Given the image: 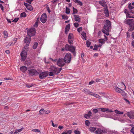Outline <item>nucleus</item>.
<instances>
[{"label": "nucleus", "instance_id": "obj_1", "mask_svg": "<svg viewBox=\"0 0 134 134\" xmlns=\"http://www.w3.org/2000/svg\"><path fill=\"white\" fill-rule=\"evenodd\" d=\"M111 27L110 22L108 20H107L105 21V24L104 26V29H102V32L107 35H109L108 32Z\"/></svg>", "mask_w": 134, "mask_h": 134}, {"label": "nucleus", "instance_id": "obj_2", "mask_svg": "<svg viewBox=\"0 0 134 134\" xmlns=\"http://www.w3.org/2000/svg\"><path fill=\"white\" fill-rule=\"evenodd\" d=\"M64 48L62 49V51H64L65 50L66 51H69L73 53L74 55H75V47L71 45H69L68 44H66Z\"/></svg>", "mask_w": 134, "mask_h": 134}, {"label": "nucleus", "instance_id": "obj_3", "mask_svg": "<svg viewBox=\"0 0 134 134\" xmlns=\"http://www.w3.org/2000/svg\"><path fill=\"white\" fill-rule=\"evenodd\" d=\"M71 59V53H68L66 54L63 59L66 63H69L70 62Z\"/></svg>", "mask_w": 134, "mask_h": 134}, {"label": "nucleus", "instance_id": "obj_4", "mask_svg": "<svg viewBox=\"0 0 134 134\" xmlns=\"http://www.w3.org/2000/svg\"><path fill=\"white\" fill-rule=\"evenodd\" d=\"M51 69L52 71H53L55 74H58L59 73L62 69V68H58L54 66L51 67Z\"/></svg>", "mask_w": 134, "mask_h": 134}, {"label": "nucleus", "instance_id": "obj_5", "mask_svg": "<svg viewBox=\"0 0 134 134\" xmlns=\"http://www.w3.org/2000/svg\"><path fill=\"white\" fill-rule=\"evenodd\" d=\"M35 29L34 28H31L27 31V35L30 37L32 36L35 35Z\"/></svg>", "mask_w": 134, "mask_h": 134}, {"label": "nucleus", "instance_id": "obj_6", "mask_svg": "<svg viewBox=\"0 0 134 134\" xmlns=\"http://www.w3.org/2000/svg\"><path fill=\"white\" fill-rule=\"evenodd\" d=\"M48 71H44L41 73L39 75V77L41 79H44L46 77L48 76Z\"/></svg>", "mask_w": 134, "mask_h": 134}, {"label": "nucleus", "instance_id": "obj_7", "mask_svg": "<svg viewBox=\"0 0 134 134\" xmlns=\"http://www.w3.org/2000/svg\"><path fill=\"white\" fill-rule=\"evenodd\" d=\"M27 54V51L24 50L22 51L20 54L21 57V59L23 60H25L26 59Z\"/></svg>", "mask_w": 134, "mask_h": 134}, {"label": "nucleus", "instance_id": "obj_8", "mask_svg": "<svg viewBox=\"0 0 134 134\" xmlns=\"http://www.w3.org/2000/svg\"><path fill=\"white\" fill-rule=\"evenodd\" d=\"M85 92L87 94L93 96L96 98L99 99H100L101 98L100 96L98 94H96L92 92H91L90 91H85Z\"/></svg>", "mask_w": 134, "mask_h": 134}, {"label": "nucleus", "instance_id": "obj_9", "mask_svg": "<svg viewBox=\"0 0 134 134\" xmlns=\"http://www.w3.org/2000/svg\"><path fill=\"white\" fill-rule=\"evenodd\" d=\"M65 63L64 59H59L58 61L57 64L60 66H62L64 65Z\"/></svg>", "mask_w": 134, "mask_h": 134}, {"label": "nucleus", "instance_id": "obj_10", "mask_svg": "<svg viewBox=\"0 0 134 134\" xmlns=\"http://www.w3.org/2000/svg\"><path fill=\"white\" fill-rule=\"evenodd\" d=\"M28 73L30 75L32 76L38 74L37 72L35 69H31L28 70Z\"/></svg>", "mask_w": 134, "mask_h": 134}, {"label": "nucleus", "instance_id": "obj_11", "mask_svg": "<svg viewBox=\"0 0 134 134\" xmlns=\"http://www.w3.org/2000/svg\"><path fill=\"white\" fill-rule=\"evenodd\" d=\"M40 20L43 23H45L47 21V16L45 13L41 15Z\"/></svg>", "mask_w": 134, "mask_h": 134}, {"label": "nucleus", "instance_id": "obj_12", "mask_svg": "<svg viewBox=\"0 0 134 134\" xmlns=\"http://www.w3.org/2000/svg\"><path fill=\"white\" fill-rule=\"evenodd\" d=\"M126 115L131 119H134V112L133 111L128 112L127 113Z\"/></svg>", "mask_w": 134, "mask_h": 134}, {"label": "nucleus", "instance_id": "obj_13", "mask_svg": "<svg viewBox=\"0 0 134 134\" xmlns=\"http://www.w3.org/2000/svg\"><path fill=\"white\" fill-rule=\"evenodd\" d=\"M100 109L102 111L105 112L106 111H108V112L112 113L114 111H112L111 110H110L108 108H100Z\"/></svg>", "mask_w": 134, "mask_h": 134}, {"label": "nucleus", "instance_id": "obj_14", "mask_svg": "<svg viewBox=\"0 0 134 134\" xmlns=\"http://www.w3.org/2000/svg\"><path fill=\"white\" fill-rule=\"evenodd\" d=\"M104 131L100 129H98L95 131V133L96 134H103Z\"/></svg>", "mask_w": 134, "mask_h": 134}, {"label": "nucleus", "instance_id": "obj_15", "mask_svg": "<svg viewBox=\"0 0 134 134\" xmlns=\"http://www.w3.org/2000/svg\"><path fill=\"white\" fill-rule=\"evenodd\" d=\"M99 3L101 5L104 7H106L107 6L106 2L104 0L101 1L99 2Z\"/></svg>", "mask_w": 134, "mask_h": 134}, {"label": "nucleus", "instance_id": "obj_16", "mask_svg": "<svg viewBox=\"0 0 134 134\" xmlns=\"http://www.w3.org/2000/svg\"><path fill=\"white\" fill-rule=\"evenodd\" d=\"M70 25L69 24L67 25L66 26L65 28V32L66 34L69 31L70 27Z\"/></svg>", "mask_w": 134, "mask_h": 134}, {"label": "nucleus", "instance_id": "obj_17", "mask_svg": "<svg viewBox=\"0 0 134 134\" xmlns=\"http://www.w3.org/2000/svg\"><path fill=\"white\" fill-rule=\"evenodd\" d=\"M130 30L132 31L134 30V21H132L130 25Z\"/></svg>", "mask_w": 134, "mask_h": 134}, {"label": "nucleus", "instance_id": "obj_18", "mask_svg": "<svg viewBox=\"0 0 134 134\" xmlns=\"http://www.w3.org/2000/svg\"><path fill=\"white\" fill-rule=\"evenodd\" d=\"M114 90L116 92L119 93H121V91L122 92V90L117 86L115 87Z\"/></svg>", "mask_w": 134, "mask_h": 134}, {"label": "nucleus", "instance_id": "obj_19", "mask_svg": "<svg viewBox=\"0 0 134 134\" xmlns=\"http://www.w3.org/2000/svg\"><path fill=\"white\" fill-rule=\"evenodd\" d=\"M25 42L28 44L30 43V37L28 38L26 36L24 39Z\"/></svg>", "mask_w": 134, "mask_h": 134}, {"label": "nucleus", "instance_id": "obj_20", "mask_svg": "<svg viewBox=\"0 0 134 134\" xmlns=\"http://www.w3.org/2000/svg\"><path fill=\"white\" fill-rule=\"evenodd\" d=\"M92 114L91 112L90 111H89L87 114L84 115V117L87 119H88L90 118V116L92 115Z\"/></svg>", "mask_w": 134, "mask_h": 134}, {"label": "nucleus", "instance_id": "obj_21", "mask_svg": "<svg viewBox=\"0 0 134 134\" xmlns=\"http://www.w3.org/2000/svg\"><path fill=\"white\" fill-rule=\"evenodd\" d=\"M74 17L75 18V21L79 22L80 20V18L79 16L78 15H74Z\"/></svg>", "mask_w": 134, "mask_h": 134}, {"label": "nucleus", "instance_id": "obj_22", "mask_svg": "<svg viewBox=\"0 0 134 134\" xmlns=\"http://www.w3.org/2000/svg\"><path fill=\"white\" fill-rule=\"evenodd\" d=\"M27 68L25 66H23L20 68V70L23 72H24L27 70Z\"/></svg>", "mask_w": 134, "mask_h": 134}, {"label": "nucleus", "instance_id": "obj_23", "mask_svg": "<svg viewBox=\"0 0 134 134\" xmlns=\"http://www.w3.org/2000/svg\"><path fill=\"white\" fill-rule=\"evenodd\" d=\"M132 21V20H131L130 19H127L124 21V23L125 24L129 25H130Z\"/></svg>", "mask_w": 134, "mask_h": 134}, {"label": "nucleus", "instance_id": "obj_24", "mask_svg": "<svg viewBox=\"0 0 134 134\" xmlns=\"http://www.w3.org/2000/svg\"><path fill=\"white\" fill-rule=\"evenodd\" d=\"M73 1L76 3H77V4H78L81 6H82V3L79 0H73Z\"/></svg>", "mask_w": 134, "mask_h": 134}, {"label": "nucleus", "instance_id": "obj_25", "mask_svg": "<svg viewBox=\"0 0 134 134\" xmlns=\"http://www.w3.org/2000/svg\"><path fill=\"white\" fill-rule=\"evenodd\" d=\"M3 34L4 36V38H7V37L8 36V34L6 31H4L3 32Z\"/></svg>", "mask_w": 134, "mask_h": 134}, {"label": "nucleus", "instance_id": "obj_26", "mask_svg": "<svg viewBox=\"0 0 134 134\" xmlns=\"http://www.w3.org/2000/svg\"><path fill=\"white\" fill-rule=\"evenodd\" d=\"M96 129V128L94 127H91L89 129V131L91 132H94Z\"/></svg>", "mask_w": 134, "mask_h": 134}, {"label": "nucleus", "instance_id": "obj_27", "mask_svg": "<svg viewBox=\"0 0 134 134\" xmlns=\"http://www.w3.org/2000/svg\"><path fill=\"white\" fill-rule=\"evenodd\" d=\"M114 111L115 113L119 114H122L124 113L123 112L119 111L117 110H115Z\"/></svg>", "mask_w": 134, "mask_h": 134}, {"label": "nucleus", "instance_id": "obj_28", "mask_svg": "<svg viewBox=\"0 0 134 134\" xmlns=\"http://www.w3.org/2000/svg\"><path fill=\"white\" fill-rule=\"evenodd\" d=\"M45 110L43 109H41L39 112V114H42L45 113Z\"/></svg>", "mask_w": 134, "mask_h": 134}, {"label": "nucleus", "instance_id": "obj_29", "mask_svg": "<svg viewBox=\"0 0 134 134\" xmlns=\"http://www.w3.org/2000/svg\"><path fill=\"white\" fill-rule=\"evenodd\" d=\"M38 44V43L37 42L34 43V45L33 46V48L34 49H35L37 48Z\"/></svg>", "mask_w": 134, "mask_h": 134}, {"label": "nucleus", "instance_id": "obj_30", "mask_svg": "<svg viewBox=\"0 0 134 134\" xmlns=\"http://www.w3.org/2000/svg\"><path fill=\"white\" fill-rule=\"evenodd\" d=\"M27 9L30 10H33V8L32 7V6L30 5L27 6Z\"/></svg>", "mask_w": 134, "mask_h": 134}, {"label": "nucleus", "instance_id": "obj_31", "mask_svg": "<svg viewBox=\"0 0 134 134\" xmlns=\"http://www.w3.org/2000/svg\"><path fill=\"white\" fill-rule=\"evenodd\" d=\"M105 41V40L104 39H100L99 40V42L101 44H102Z\"/></svg>", "mask_w": 134, "mask_h": 134}, {"label": "nucleus", "instance_id": "obj_32", "mask_svg": "<svg viewBox=\"0 0 134 134\" xmlns=\"http://www.w3.org/2000/svg\"><path fill=\"white\" fill-rule=\"evenodd\" d=\"M66 14H69L70 13V9L69 8L67 7H66Z\"/></svg>", "mask_w": 134, "mask_h": 134}, {"label": "nucleus", "instance_id": "obj_33", "mask_svg": "<svg viewBox=\"0 0 134 134\" xmlns=\"http://www.w3.org/2000/svg\"><path fill=\"white\" fill-rule=\"evenodd\" d=\"M73 11L72 14H74L75 13H77V9H76L74 7L73 8Z\"/></svg>", "mask_w": 134, "mask_h": 134}, {"label": "nucleus", "instance_id": "obj_34", "mask_svg": "<svg viewBox=\"0 0 134 134\" xmlns=\"http://www.w3.org/2000/svg\"><path fill=\"white\" fill-rule=\"evenodd\" d=\"M26 16V14L25 12H23L21 13L20 16L21 17H25Z\"/></svg>", "mask_w": 134, "mask_h": 134}, {"label": "nucleus", "instance_id": "obj_35", "mask_svg": "<svg viewBox=\"0 0 134 134\" xmlns=\"http://www.w3.org/2000/svg\"><path fill=\"white\" fill-rule=\"evenodd\" d=\"M121 93V95L124 97H125L126 96V93H125L124 91L122 90V92L121 91L120 93Z\"/></svg>", "mask_w": 134, "mask_h": 134}, {"label": "nucleus", "instance_id": "obj_36", "mask_svg": "<svg viewBox=\"0 0 134 134\" xmlns=\"http://www.w3.org/2000/svg\"><path fill=\"white\" fill-rule=\"evenodd\" d=\"M132 4L131 3H130L129 4L128 7L129 8V9L130 10L134 8V7L132 6Z\"/></svg>", "mask_w": 134, "mask_h": 134}, {"label": "nucleus", "instance_id": "obj_37", "mask_svg": "<svg viewBox=\"0 0 134 134\" xmlns=\"http://www.w3.org/2000/svg\"><path fill=\"white\" fill-rule=\"evenodd\" d=\"M85 124L87 126H89L90 124V122L88 120H86L85 121Z\"/></svg>", "mask_w": 134, "mask_h": 134}, {"label": "nucleus", "instance_id": "obj_38", "mask_svg": "<svg viewBox=\"0 0 134 134\" xmlns=\"http://www.w3.org/2000/svg\"><path fill=\"white\" fill-rule=\"evenodd\" d=\"M86 44L87 47H90V45H91V42L90 41H86Z\"/></svg>", "mask_w": 134, "mask_h": 134}, {"label": "nucleus", "instance_id": "obj_39", "mask_svg": "<svg viewBox=\"0 0 134 134\" xmlns=\"http://www.w3.org/2000/svg\"><path fill=\"white\" fill-rule=\"evenodd\" d=\"M29 44H27L24 47V48L26 50H27L29 49Z\"/></svg>", "mask_w": 134, "mask_h": 134}, {"label": "nucleus", "instance_id": "obj_40", "mask_svg": "<svg viewBox=\"0 0 134 134\" xmlns=\"http://www.w3.org/2000/svg\"><path fill=\"white\" fill-rule=\"evenodd\" d=\"M33 86V85L32 84H26L25 85V86L27 87L30 88L31 87H32Z\"/></svg>", "mask_w": 134, "mask_h": 134}, {"label": "nucleus", "instance_id": "obj_41", "mask_svg": "<svg viewBox=\"0 0 134 134\" xmlns=\"http://www.w3.org/2000/svg\"><path fill=\"white\" fill-rule=\"evenodd\" d=\"M63 19H68V16L67 15H62Z\"/></svg>", "mask_w": 134, "mask_h": 134}, {"label": "nucleus", "instance_id": "obj_42", "mask_svg": "<svg viewBox=\"0 0 134 134\" xmlns=\"http://www.w3.org/2000/svg\"><path fill=\"white\" fill-rule=\"evenodd\" d=\"M124 13L126 14L127 16L129 15V11L128 10L126 9H125L124 10Z\"/></svg>", "mask_w": 134, "mask_h": 134}, {"label": "nucleus", "instance_id": "obj_43", "mask_svg": "<svg viewBox=\"0 0 134 134\" xmlns=\"http://www.w3.org/2000/svg\"><path fill=\"white\" fill-rule=\"evenodd\" d=\"M19 19V18H15L14 20H13L12 22L14 23H16L18 20Z\"/></svg>", "mask_w": 134, "mask_h": 134}, {"label": "nucleus", "instance_id": "obj_44", "mask_svg": "<svg viewBox=\"0 0 134 134\" xmlns=\"http://www.w3.org/2000/svg\"><path fill=\"white\" fill-rule=\"evenodd\" d=\"M54 72L53 71H52L49 72V76H52L54 75Z\"/></svg>", "mask_w": 134, "mask_h": 134}, {"label": "nucleus", "instance_id": "obj_45", "mask_svg": "<svg viewBox=\"0 0 134 134\" xmlns=\"http://www.w3.org/2000/svg\"><path fill=\"white\" fill-rule=\"evenodd\" d=\"M82 27H80L77 29V31L79 33H80V32L82 31Z\"/></svg>", "mask_w": 134, "mask_h": 134}, {"label": "nucleus", "instance_id": "obj_46", "mask_svg": "<svg viewBox=\"0 0 134 134\" xmlns=\"http://www.w3.org/2000/svg\"><path fill=\"white\" fill-rule=\"evenodd\" d=\"M68 42L70 44H72L73 40L72 39H68Z\"/></svg>", "mask_w": 134, "mask_h": 134}, {"label": "nucleus", "instance_id": "obj_47", "mask_svg": "<svg viewBox=\"0 0 134 134\" xmlns=\"http://www.w3.org/2000/svg\"><path fill=\"white\" fill-rule=\"evenodd\" d=\"M93 111L94 113H96L98 111V109H93Z\"/></svg>", "mask_w": 134, "mask_h": 134}, {"label": "nucleus", "instance_id": "obj_48", "mask_svg": "<svg viewBox=\"0 0 134 134\" xmlns=\"http://www.w3.org/2000/svg\"><path fill=\"white\" fill-rule=\"evenodd\" d=\"M74 132L75 134H80V132L79 131L77 130H75Z\"/></svg>", "mask_w": 134, "mask_h": 134}, {"label": "nucleus", "instance_id": "obj_49", "mask_svg": "<svg viewBox=\"0 0 134 134\" xmlns=\"http://www.w3.org/2000/svg\"><path fill=\"white\" fill-rule=\"evenodd\" d=\"M72 34H70L69 35L68 37V39H72Z\"/></svg>", "mask_w": 134, "mask_h": 134}, {"label": "nucleus", "instance_id": "obj_50", "mask_svg": "<svg viewBox=\"0 0 134 134\" xmlns=\"http://www.w3.org/2000/svg\"><path fill=\"white\" fill-rule=\"evenodd\" d=\"M51 121L52 122V124L53 126L54 127H57L58 125L57 124L54 125V124L53 121Z\"/></svg>", "mask_w": 134, "mask_h": 134}, {"label": "nucleus", "instance_id": "obj_51", "mask_svg": "<svg viewBox=\"0 0 134 134\" xmlns=\"http://www.w3.org/2000/svg\"><path fill=\"white\" fill-rule=\"evenodd\" d=\"M74 26L76 27H77L79 26V24L77 23H75L74 24Z\"/></svg>", "mask_w": 134, "mask_h": 134}, {"label": "nucleus", "instance_id": "obj_52", "mask_svg": "<svg viewBox=\"0 0 134 134\" xmlns=\"http://www.w3.org/2000/svg\"><path fill=\"white\" fill-rule=\"evenodd\" d=\"M130 132L134 134V127H132V129L130 130Z\"/></svg>", "mask_w": 134, "mask_h": 134}, {"label": "nucleus", "instance_id": "obj_53", "mask_svg": "<svg viewBox=\"0 0 134 134\" xmlns=\"http://www.w3.org/2000/svg\"><path fill=\"white\" fill-rule=\"evenodd\" d=\"M98 48V47H97V45L96 44H95L94 46V48H93V50H97V49Z\"/></svg>", "mask_w": 134, "mask_h": 134}, {"label": "nucleus", "instance_id": "obj_54", "mask_svg": "<svg viewBox=\"0 0 134 134\" xmlns=\"http://www.w3.org/2000/svg\"><path fill=\"white\" fill-rule=\"evenodd\" d=\"M103 32L102 31H99L98 32V35L99 36H100L101 35V34Z\"/></svg>", "mask_w": 134, "mask_h": 134}, {"label": "nucleus", "instance_id": "obj_55", "mask_svg": "<svg viewBox=\"0 0 134 134\" xmlns=\"http://www.w3.org/2000/svg\"><path fill=\"white\" fill-rule=\"evenodd\" d=\"M34 132H40V130L38 129H34L32 130Z\"/></svg>", "mask_w": 134, "mask_h": 134}, {"label": "nucleus", "instance_id": "obj_56", "mask_svg": "<svg viewBox=\"0 0 134 134\" xmlns=\"http://www.w3.org/2000/svg\"><path fill=\"white\" fill-rule=\"evenodd\" d=\"M38 22L36 21L35 24L34 25V27H37L38 26Z\"/></svg>", "mask_w": 134, "mask_h": 134}, {"label": "nucleus", "instance_id": "obj_57", "mask_svg": "<svg viewBox=\"0 0 134 134\" xmlns=\"http://www.w3.org/2000/svg\"><path fill=\"white\" fill-rule=\"evenodd\" d=\"M67 134H71L72 132V131L71 130H70L67 131Z\"/></svg>", "mask_w": 134, "mask_h": 134}, {"label": "nucleus", "instance_id": "obj_58", "mask_svg": "<svg viewBox=\"0 0 134 134\" xmlns=\"http://www.w3.org/2000/svg\"><path fill=\"white\" fill-rule=\"evenodd\" d=\"M105 14H106V16H107L109 15L108 12V10H105Z\"/></svg>", "mask_w": 134, "mask_h": 134}, {"label": "nucleus", "instance_id": "obj_59", "mask_svg": "<svg viewBox=\"0 0 134 134\" xmlns=\"http://www.w3.org/2000/svg\"><path fill=\"white\" fill-rule=\"evenodd\" d=\"M24 129V128L23 127L21 128L19 130H17L18 131V132H21Z\"/></svg>", "mask_w": 134, "mask_h": 134}, {"label": "nucleus", "instance_id": "obj_60", "mask_svg": "<svg viewBox=\"0 0 134 134\" xmlns=\"http://www.w3.org/2000/svg\"><path fill=\"white\" fill-rule=\"evenodd\" d=\"M33 0H27L26 1L27 2L29 3L30 4H31V2Z\"/></svg>", "mask_w": 134, "mask_h": 134}, {"label": "nucleus", "instance_id": "obj_61", "mask_svg": "<svg viewBox=\"0 0 134 134\" xmlns=\"http://www.w3.org/2000/svg\"><path fill=\"white\" fill-rule=\"evenodd\" d=\"M94 83H95V82L94 81H91L89 82V84L90 85H91L93 84Z\"/></svg>", "mask_w": 134, "mask_h": 134}, {"label": "nucleus", "instance_id": "obj_62", "mask_svg": "<svg viewBox=\"0 0 134 134\" xmlns=\"http://www.w3.org/2000/svg\"><path fill=\"white\" fill-rule=\"evenodd\" d=\"M80 34L82 36H81L82 38L83 39L84 38V31H83Z\"/></svg>", "mask_w": 134, "mask_h": 134}, {"label": "nucleus", "instance_id": "obj_63", "mask_svg": "<svg viewBox=\"0 0 134 134\" xmlns=\"http://www.w3.org/2000/svg\"><path fill=\"white\" fill-rule=\"evenodd\" d=\"M0 8L2 10H3L4 8L2 5L1 4H0Z\"/></svg>", "mask_w": 134, "mask_h": 134}, {"label": "nucleus", "instance_id": "obj_64", "mask_svg": "<svg viewBox=\"0 0 134 134\" xmlns=\"http://www.w3.org/2000/svg\"><path fill=\"white\" fill-rule=\"evenodd\" d=\"M63 127H64L63 126H59L58 127V128H59L60 130H61L63 129Z\"/></svg>", "mask_w": 134, "mask_h": 134}]
</instances>
